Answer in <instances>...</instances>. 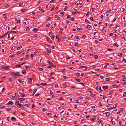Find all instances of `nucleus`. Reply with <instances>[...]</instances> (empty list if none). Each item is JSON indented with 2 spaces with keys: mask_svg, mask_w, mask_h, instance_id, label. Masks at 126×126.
Returning <instances> with one entry per match:
<instances>
[{
  "mask_svg": "<svg viewBox=\"0 0 126 126\" xmlns=\"http://www.w3.org/2000/svg\"><path fill=\"white\" fill-rule=\"evenodd\" d=\"M17 107L19 108H20L21 109H23L24 108V107L23 106V105L22 104H18L16 105Z\"/></svg>",
  "mask_w": 126,
  "mask_h": 126,
  "instance_id": "nucleus-1",
  "label": "nucleus"
},
{
  "mask_svg": "<svg viewBox=\"0 0 126 126\" xmlns=\"http://www.w3.org/2000/svg\"><path fill=\"white\" fill-rule=\"evenodd\" d=\"M28 81L30 83H31L32 82V79L31 78H29L28 79Z\"/></svg>",
  "mask_w": 126,
  "mask_h": 126,
  "instance_id": "nucleus-2",
  "label": "nucleus"
},
{
  "mask_svg": "<svg viewBox=\"0 0 126 126\" xmlns=\"http://www.w3.org/2000/svg\"><path fill=\"white\" fill-rule=\"evenodd\" d=\"M88 29L89 30H91L92 28V27L90 25H89L87 26Z\"/></svg>",
  "mask_w": 126,
  "mask_h": 126,
  "instance_id": "nucleus-3",
  "label": "nucleus"
},
{
  "mask_svg": "<svg viewBox=\"0 0 126 126\" xmlns=\"http://www.w3.org/2000/svg\"><path fill=\"white\" fill-rule=\"evenodd\" d=\"M13 102L12 101H9L8 103L7 104V105H12V104H13Z\"/></svg>",
  "mask_w": 126,
  "mask_h": 126,
  "instance_id": "nucleus-4",
  "label": "nucleus"
},
{
  "mask_svg": "<svg viewBox=\"0 0 126 126\" xmlns=\"http://www.w3.org/2000/svg\"><path fill=\"white\" fill-rule=\"evenodd\" d=\"M10 33H18V32L17 31H12Z\"/></svg>",
  "mask_w": 126,
  "mask_h": 126,
  "instance_id": "nucleus-5",
  "label": "nucleus"
},
{
  "mask_svg": "<svg viewBox=\"0 0 126 126\" xmlns=\"http://www.w3.org/2000/svg\"><path fill=\"white\" fill-rule=\"evenodd\" d=\"M11 72L13 74L15 75V76H17V77L19 76V75L18 74H16L15 73H14L13 72Z\"/></svg>",
  "mask_w": 126,
  "mask_h": 126,
  "instance_id": "nucleus-6",
  "label": "nucleus"
},
{
  "mask_svg": "<svg viewBox=\"0 0 126 126\" xmlns=\"http://www.w3.org/2000/svg\"><path fill=\"white\" fill-rule=\"evenodd\" d=\"M102 88L106 90V89H107L108 88V86H103L102 87Z\"/></svg>",
  "mask_w": 126,
  "mask_h": 126,
  "instance_id": "nucleus-7",
  "label": "nucleus"
},
{
  "mask_svg": "<svg viewBox=\"0 0 126 126\" xmlns=\"http://www.w3.org/2000/svg\"><path fill=\"white\" fill-rule=\"evenodd\" d=\"M38 29L36 28H34L32 30V31L34 32H36L37 31H38Z\"/></svg>",
  "mask_w": 126,
  "mask_h": 126,
  "instance_id": "nucleus-8",
  "label": "nucleus"
},
{
  "mask_svg": "<svg viewBox=\"0 0 126 126\" xmlns=\"http://www.w3.org/2000/svg\"><path fill=\"white\" fill-rule=\"evenodd\" d=\"M17 80L20 83H23L24 82V81H22L20 79H17Z\"/></svg>",
  "mask_w": 126,
  "mask_h": 126,
  "instance_id": "nucleus-9",
  "label": "nucleus"
},
{
  "mask_svg": "<svg viewBox=\"0 0 126 126\" xmlns=\"http://www.w3.org/2000/svg\"><path fill=\"white\" fill-rule=\"evenodd\" d=\"M11 120L13 121H15L16 120V118L14 117H12L11 118Z\"/></svg>",
  "mask_w": 126,
  "mask_h": 126,
  "instance_id": "nucleus-10",
  "label": "nucleus"
},
{
  "mask_svg": "<svg viewBox=\"0 0 126 126\" xmlns=\"http://www.w3.org/2000/svg\"><path fill=\"white\" fill-rule=\"evenodd\" d=\"M112 86L113 88H116L118 87L119 86V85L116 84H114Z\"/></svg>",
  "mask_w": 126,
  "mask_h": 126,
  "instance_id": "nucleus-11",
  "label": "nucleus"
},
{
  "mask_svg": "<svg viewBox=\"0 0 126 126\" xmlns=\"http://www.w3.org/2000/svg\"><path fill=\"white\" fill-rule=\"evenodd\" d=\"M47 62L50 65H51L52 63L50 62L48 60H47Z\"/></svg>",
  "mask_w": 126,
  "mask_h": 126,
  "instance_id": "nucleus-12",
  "label": "nucleus"
},
{
  "mask_svg": "<svg viewBox=\"0 0 126 126\" xmlns=\"http://www.w3.org/2000/svg\"><path fill=\"white\" fill-rule=\"evenodd\" d=\"M26 71L25 70H23L22 71V73L23 74H25L26 73Z\"/></svg>",
  "mask_w": 126,
  "mask_h": 126,
  "instance_id": "nucleus-13",
  "label": "nucleus"
},
{
  "mask_svg": "<svg viewBox=\"0 0 126 126\" xmlns=\"http://www.w3.org/2000/svg\"><path fill=\"white\" fill-rule=\"evenodd\" d=\"M10 68L11 67L10 66H7L4 67V68L5 69H8Z\"/></svg>",
  "mask_w": 126,
  "mask_h": 126,
  "instance_id": "nucleus-14",
  "label": "nucleus"
},
{
  "mask_svg": "<svg viewBox=\"0 0 126 126\" xmlns=\"http://www.w3.org/2000/svg\"><path fill=\"white\" fill-rule=\"evenodd\" d=\"M41 84L43 86H46L47 84L45 83H41Z\"/></svg>",
  "mask_w": 126,
  "mask_h": 126,
  "instance_id": "nucleus-15",
  "label": "nucleus"
},
{
  "mask_svg": "<svg viewBox=\"0 0 126 126\" xmlns=\"http://www.w3.org/2000/svg\"><path fill=\"white\" fill-rule=\"evenodd\" d=\"M47 51L49 53H50L51 52V51L50 49H47Z\"/></svg>",
  "mask_w": 126,
  "mask_h": 126,
  "instance_id": "nucleus-16",
  "label": "nucleus"
},
{
  "mask_svg": "<svg viewBox=\"0 0 126 126\" xmlns=\"http://www.w3.org/2000/svg\"><path fill=\"white\" fill-rule=\"evenodd\" d=\"M101 88L100 87L98 86H97L96 87V89L98 91L99 90H100L101 89Z\"/></svg>",
  "mask_w": 126,
  "mask_h": 126,
  "instance_id": "nucleus-17",
  "label": "nucleus"
},
{
  "mask_svg": "<svg viewBox=\"0 0 126 126\" xmlns=\"http://www.w3.org/2000/svg\"><path fill=\"white\" fill-rule=\"evenodd\" d=\"M80 75V73H76L75 74V75L76 76H77V77H78V76H79V75Z\"/></svg>",
  "mask_w": 126,
  "mask_h": 126,
  "instance_id": "nucleus-18",
  "label": "nucleus"
},
{
  "mask_svg": "<svg viewBox=\"0 0 126 126\" xmlns=\"http://www.w3.org/2000/svg\"><path fill=\"white\" fill-rule=\"evenodd\" d=\"M37 90V89H35L33 91L32 94V95L33 96L34 94H35V93L36 92Z\"/></svg>",
  "mask_w": 126,
  "mask_h": 126,
  "instance_id": "nucleus-19",
  "label": "nucleus"
},
{
  "mask_svg": "<svg viewBox=\"0 0 126 126\" xmlns=\"http://www.w3.org/2000/svg\"><path fill=\"white\" fill-rule=\"evenodd\" d=\"M114 46H116L117 47H119L118 45L117 44V43H114Z\"/></svg>",
  "mask_w": 126,
  "mask_h": 126,
  "instance_id": "nucleus-20",
  "label": "nucleus"
},
{
  "mask_svg": "<svg viewBox=\"0 0 126 126\" xmlns=\"http://www.w3.org/2000/svg\"><path fill=\"white\" fill-rule=\"evenodd\" d=\"M7 33H6L4 34V35H2L1 37H0V39L1 38L5 36Z\"/></svg>",
  "mask_w": 126,
  "mask_h": 126,
  "instance_id": "nucleus-21",
  "label": "nucleus"
},
{
  "mask_svg": "<svg viewBox=\"0 0 126 126\" xmlns=\"http://www.w3.org/2000/svg\"><path fill=\"white\" fill-rule=\"evenodd\" d=\"M19 104V101H16L15 103V104L16 105H17V104Z\"/></svg>",
  "mask_w": 126,
  "mask_h": 126,
  "instance_id": "nucleus-22",
  "label": "nucleus"
},
{
  "mask_svg": "<svg viewBox=\"0 0 126 126\" xmlns=\"http://www.w3.org/2000/svg\"><path fill=\"white\" fill-rule=\"evenodd\" d=\"M25 99L24 98H18V100L20 101H23Z\"/></svg>",
  "mask_w": 126,
  "mask_h": 126,
  "instance_id": "nucleus-23",
  "label": "nucleus"
},
{
  "mask_svg": "<svg viewBox=\"0 0 126 126\" xmlns=\"http://www.w3.org/2000/svg\"><path fill=\"white\" fill-rule=\"evenodd\" d=\"M75 80L77 82H79L80 81V80L79 79H76Z\"/></svg>",
  "mask_w": 126,
  "mask_h": 126,
  "instance_id": "nucleus-24",
  "label": "nucleus"
},
{
  "mask_svg": "<svg viewBox=\"0 0 126 126\" xmlns=\"http://www.w3.org/2000/svg\"><path fill=\"white\" fill-rule=\"evenodd\" d=\"M79 67L80 68H82L83 67H86L85 66H79Z\"/></svg>",
  "mask_w": 126,
  "mask_h": 126,
  "instance_id": "nucleus-25",
  "label": "nucleus"
},
{
  "mask_svg": "<svg viewBox=\"0 0 126 126\" xmlns=\"http://www.w3.org/2000/svg\"><path fill=\"white\" fill-rule=\"evenodd\" d=\"M25 11H26V10L25 9H22L21 10V12H25Z\"/></svg>",
  "mask_w": 126,
  "mask_h": 126,
  "instance_id": "nucleus-26",
  "label": "nucleus"
},
{
  "mask_svg": "<svg viewBox=\"0 0 126 126\" xmlns=\"http://www.w3.org/2000/svg\"><path fill=\"white\" fill-rule=\"evenodd\" d=\"M118 56L120 57H122V53H118Z\"/></svg>",
  "mask_w": 126,
  "mask_h": 126,
  "instance_id": "nucleus-27",
  "label": "nucleus"
},
{
  "mask_svg": "<svg viewBox=\"0 0 126 126\" xmlns=\"http://www.w3.org/2000/svg\"><path fill=\"white\" fill-rule=\"evenodd\" d=\"M33 54H31V58L32 59H33Z\"/></svg>",
  "mask_w": 126,
  "mask_h": 126,
  "instance_id": "nucleus-28",
  "label": "nucleus"
},
{
  "mask_svg": "<svg viewBox=\"0 0 126 126\" xmlns=\"http://www.w3.org/2000/svg\"><path fill=\"white\" fill-rule=\"evenodd\" d=\"M94 58L95 59H97L98 58V56L97 55H95L94 56Z\"/></svg>",
  "mask_w": 126,
  "mask_h": 126,
  "instance_id": "nucleus-29",
  "label": "nucleus"
},
{
  "mask_svg": "<svg viewBox=\"0 0 126 126\" xmlns=\"http://www.w3.org/2000/svg\"><path fill=\"white\" fill-rule=\"evenodd\" d=\"M9 5H9V4H6L4 5V6L6 8H8L9 7Z\"/></svg>",
  "mask_w": 126,
  "mask_h": 126,
  "instance_id": "nucleus-30",
  "label": "nucleus"
},
{
  "mask_svg": "<svg viewBox=\"0 0 126 126\" xmlns=\"http://www.w3.org/2000/svg\"><path fill=\"white\" fill-rule=\"evenodd\" d=\"M85 22L86 24H87L89 23V21L87 19H86L85 20Z\"/></svg>",
  "mask_w": 126,
  "mask_h": 126,
  "instance_id": "nucleus-31",
  "label": "nucleus"
},
{
  "mask_svg": "<svg viewBox=\"0 0 126 126\" xmlns=\"http://www.w3.org/2000/svg\"><path fill=\"white\" fill-rule=\"evenodd\" d=\"M108 116L110 115V112H107L105 113Z\"/></svg>",
  "mask_w": 126,
  "mask_h": 126,
  "instance_id": "nucleus-32",
  "label": "nucleus"
},
{
  "mask_svg": "<svg viewBox=\"0 0 126 126\" xmlns=\"http://www.w3.org/2000/svg\"><path fill=\"white\" fill-rule=\"evenodd\" d=\"M14 56V54H11V55L10 56H9V57H13Z\"/></svg>",
  "mask_w": 126,
  "mask_h": 126,
  "instance_id": "nucleus-33",
  "label": "nucleus"
},
{
  "mask_svg": "<svg viewBox=\"0 0 126 126\" xmlns=\"http://www.w3.org/2000/svg\"><path fill=\"white\" fill-rule=\"evenodd\" d=\"M5 107V106L4 105L1 106H0V108L1 109H3Z\"/></svg>",
  "mask_w": 126,
  "mask_h": 126,
  "instance_id": "nucleus-34",
  "label": "nucleus"
},
{
  "mask_svg": "<svg viewBox=\"0 0 126 126\" xmlns=\"http://www.w3.org/2000/svg\"><path fill=\"white\" fill-rule=\"evenodd\" d=\"M70 20L72 21H74V18L73 17H71L70 18Z\"/></svg>",
  "mask_w": 126,
  "mask_h": 126,
  "instance_id": "nucleus-35",
  "label": "nucleus"
},
{
  "mask_svg": "<svg viewBox=\"0 0 126 126\" xmlns=\"http://www.w3.org/2000/svg\"><path fill=\"white\" fill-rule=\"evenodd\" d=\"M25 67L26 68V69H27L28 68H30V66L27 65H25Z\"/></svg>",
  "mask_w": 126,
  "mask_h": 126,
  "instance_id": "nucleus-36",
  "label": "nucleus"
},
{
  "mask_svg": "<svg viewBox=\"0 0 126 126\" xmlns=\"http://www.w3.org/2000/svg\"><path fill=\"white\" fill-rule=\"evenodd\" d=\"M51 48H52L53 49H54L55 48V46L53 45H52V46Z\"/></svg>",
  "mask_w": 126,
  "mask_h": 126,
  "instance_id": "nucleus-37",
  "label": "nucleus"
},
{
  "mask_svg": "<svg viewBox=\"0 0 126 126\" xmlns=\"http://www.w3.org/2000/svg\"><path fill=\"white\" fill-rule=\"evenodd\" d=\"M55 36L54 35L52 36H51V38L52 40H53Z\"/></svg>",
  "mask_w": 126,
  "mask_h": 126,
  "instance_id": "nucleus-38",
  "label": "nucleus"
},
{
  "mask_svg": "<svg viewBox=\"0 0 126 126\" xmlns=\"http://www.w3.org/2000/svg\"><path fill=\"white\" fill-rule=\"evenodd\" d=\"M16 96V97H18L19 96V95L17 93H15Z\"/></svg>",
  "mask_w": 126,
  "mask_h": 126,
  "instance_id": "nucleus-39",
  "label": "nucleus"
},
{
  "mask_svg": "<svg viewBox=\"0 0 126 126\" xmlns=\"http://www.w3.org/2000/svg\"><path fill=\"white\" fill-rule=\"evenodd\" d=\"M22 48V46L19 47H17V50H19L21 48Z\"/></svg>",
  "mask_w": 126,
  "mask_h": 126,
  "instance_id": "nucleus-40",
  "label": "nucleus"
},
{
  "mask_svg": "<svg viewBox=\"0 0 126 126\" xmlns=\"http://www.w3.org/2000/svg\"><path fill=\"white\" fill-rule=\"evenodd\" d=\"M86 37V35H84L82 36V38L84 39H85Z\"/></svg>",
  "mask_w": 126,
  "mask_h": 126,
  "instance_id": "nucleus-41",
  "label": "nucleus"
},
{
  "mask_svg": "<svg viewBox=\"0 0 126 126\" xmlns=\"http://www.w3.org/2000/svg\"><path fill=\"white\" fill-rule=\"evenodd\" d=\"M110 78H107L105 80L106 81H108L110 80Z\"/></svg>",
  "mask_w": 126,
  "mask_h": 126,
  "instance_id": "nucleus-42",
  "label": "nucleus"
},
{
  "mask_svg": "<svg viewBox=\"0 0 126 126\" xmlns=\"http://www.w3.org/2000/svg\"><path fill=\"white\" fill-rule=\"evenodd\" d=\"M43 69L42 68H39V70L41 71L43 70Z\"/></svg>",
  "mask_w": 126,
  "mask_h": 126,
  "instance_id": "nucleus-43",
  "label": "nucleus"
},
{
  "mask_svg": "<svg viewBox=\"0 0 126 126\" xmlns=\"http://www.w3.org/2000/svg\"><path fill=\"white\" fill-rule=\"evenodd\" d=\"M42 1H43L42 0H39L37 2H38V4H39L40 2H42Z\"/></svg>",
  "mask_w": 126,
  "mask_h": 126,
  "instance_id": "nucleus-44",
  "label": "nucleus"
},
{
  "mask_svg": "<svg viewBox=\"0 0 126 126\" xmlns=\"http://www.w3.org/2000/svg\"><path fill=\"white\" fill-rule=\"evenodd\" d=\"M9 79L11 81H12L13 80V78H9Z\"/></svg>",
  "mask_w": 126,
  "mask_h": 126,
  "instance_id": "nucleus-45",
  "label": "nucleus"
},
{
  "mask_svg": "<svg viewBox=\"0 0 126 126\" xmlns=\"http://www.w3.org/2000/svg\"><path fill=\"white\" fill-rule=\"evenodd\" d=\"M116 17L114 18V19L112 20V22H114L116 20Z\"/></svg>",
  "mask_w": 126,
  "mask_h": 126,
  "instance_id": "nucleus-46",
  "label": "nucleus"
},
{
  "mask_svg": "<svg viewBox=\"0 0 126 126\" xmlns=\"http://www.w3.org/2000/svg\"><path fill=\"white\" fill-rule=\"evenodd\" d=\"M16 67H21V65L20 64H18L16 66Z\"/></svg>",
  "mask_w": 126,
  "mask_h": 126,
  "instance_id": "nucleus-47",
  "label": "nucleus"
},
{
  "mask_svg": "<svg viewBox=\"0 0 126 126\" xmlns=\"http://www.w3.org/2000/svg\"><path fill=\"white\" fill-rule=\"evenodd\" d=\"M94 118H92L91 119V121H94Z\"/></svg>",
  "mask_w": 126,
  "mask_h": 126,
  "instance_id": "nucleus-48",
  "label": "nucleus"
},
{
  "mask_svg": "<svg viewBox=\"0 0 126 126\" xmlns=\"http://www.w3.org/2000/svg\"><path fill=\"white\" fill-rule=\"evenodd\" d=\"M63 97H61L59 98V99L60 100H63Z\"/></svg>",
  "mask_w": 126,
  "mask_h": 126,
  "instance_id": "nucleus-49",
  "label": "nucleus"
},
{
  "mask_svg": "<svg viewBox=\"0 0 126 126\" xmlns=\"http://www.w3.org/2000/svg\"><path fill=\"white\" fill-rule=\"evenodd\" d=\"M79 84L82 85L83 86H85V85H84V84L83 83H79Z\"/></svg>",
  "mask_w": 126,
  "mask_h": 126,
  "instance_id": "nucleus-50",
  "label": "nucleus"
},
{
  "mask_svg": "<svg viewBox=\"0 0 126 126\" xmlns=\"http://www.w3.org/2000/svg\"><path fill=\"white\" fill-rule=\"evenodd\" d=\"M83 97L82 96H79V98L80 99H82Z\"/></svg>",
  "mask_w": 126,
  "mask_h": 126,
  "instance_id": "nucleus-51",
  "label": "nucleus"
},
{
  "mask_svg": "<svg viewBox=\"0 0 126 126\" xmlns=\"http://www.w3.org/2000/svg\"><path fill=\"white\" fill-rule=\"evenodd\" d=\"M98 104L100 105V106H102V103H101V102H99V103H98Z\"/></svg>",
  "mask_w": 126,
  "mask_h": 126,
  "instance_id": "nucleus-52",
  "label": "nucleus"
},
{
  "mask_svg": "<svg viewBox=\"0 0 126 126\" xmlns=\"http://www.w3.org/2000/svg\"><path fill=\"white\" fill-rule=\"evenodd\" d=\"M48 68H52V66L51 65L48 66Z\"/></svg>",
  "mask_w": 126,
  "mask_h": 126,
  "instance_id": "nucleus-53",
  "label": "nucleus"
},
{
  "mask_svg": "<svg viewBox=\"0 0 126 126\" xmlns=\"http://www.w3.org/2000/svg\"><path fill=\"white\" fill-rule=\"evenodd\" d=\"M77 13V12H73L72 13V14L73 15H74Z\"/></svg>",
  "mask_w": 126,
  "mask_h": 126,
  "instance_id": "nucleus-54",
  "label": "nucleus"
},
{
  "mask_svg": "<svg viewBox=\"0 0 126 126\" xmlns=\"http://www.w3.org/2000/svg\"><path fill=\"white\" fill-rule=\"evenodd\" d=\"M75 45H74V46H77V45H78V43L76 42H75Z\"/></svg>",
  "mask_w": 126,
  "mask_h": 126,
  "instance_id": "nucleus-55",
  "label": "nucleus"
},
{
  "mask_svg": "<svg viewBox=\"0 0 126 126\" xmlns=\"http://www.w3.org/2000/svg\"><path fill=\"white\" fill-rule=\"evenodd\" d=\"M56 38L57 39H58L59 38V36L58 35H56Z\"/></svg>",
  "mask_w": 126,
  "mask_h": 126,
  "instance_id": "nucleus-56",
  "label": "nucleus"
},
{
  "mask_svg": "<svg viewBox=\"0 0 126 126\" xmlns=\"http://www.w3.org/2000/svg\"><path fill=\"white\" fill-rule=\"evenodd\" d=\"M107 49L108 50L110 51H111L112 50V49L109 48L108 49Z\"/></svg>",
  "mask_w": 126,
  "mask_h": 126,
  "instance_id": "nucleus-57",
  "label": "nucleus"
},
{
  "mask_svg": "<svg viewBox=\"0 0 126 126\" xmlns=\"http://www.w3.org/2000/svg\"><path fill=\"white\" fill-rule=\"evenodd\" d=\"M55 7V6L53 7L51 9V11H52V10H54Z\"/></svg>",
  "mask_w": 126,
  "mask_h": 126,
  "instance_id": "nucleus-58",
  "label": "nucleus"
},
{
  "mask_svg": "<svg viewBox=\"0 0 126 126\" xmlns=\"http://www.w3.org/2000/svg\"><path fill=\"white\" fill-rule=\"evenodd\" d=\"M99 77H100V78L101 79H103V78H104L102 76H99Z\"/></svg>",
  "mask_w": 126,
  "mask_h": 126,
  "instance_id": "nucleus-59",
  "label": "nucleus"
},
{
  "mask_svg": "<svg viewBox=\"0 0 126 126\" xmlns=\"http://www.w3.org/2000/svg\"><path fill=\"white\" fill-rule=\"evenodd\" d=\"M13 77L14 79H16V76H15V75L13 76Z\"/></svg>",
  "mask_w": 126,
  "mask_h": 126,
  "instance_id": "nucleus-60",
  "label": "nucleus"
},
{
  "mask_svg": "<svg viewBox=\"0 0 126 126\" xmlns=\"http://www.w3.org/2000/svg\"><path fill=\"white\" fill-rule=\"evenodd\" d=\"M11 108H7V109H6V110H7V111H9V110H11Z\"/></svg>",
  "mask_w": 126,
  "mask_h": 126,
  "instance_id": "nucleus-61",
  "label": "nucleus"
},
{
  "mask_svg": "<svg viewBox=\"0 0 126 126\" xmlns=\"http://www.w3.org/2000/svg\"><path fill=\"white\" fill-rule=\"evenodd\" d=\"M67 8V6H66L63 9V10L64 11H65L66 10V9Z\"/></svg>",
  "mask_w": 126,
  "mask_h": 126,
  "instance_id": "nucleus-62",
  "label": "nucleus"
},
{
  "mask_svg": "<svg viewBox=\"0 0 126 126\" xmlns=\"http://www.w3.org/2000/svg\"><path fill=\"white\" fill-rule=\"evenodd\" d=\"M21 115L22 116H24V115H25V114L23 113H21Z\"/></svg>",
  "mask_w": 126,
  "mask_h": 126,
  "instance_id": "nucleus-63",
  "label": "nucleus"
},
{
  "mask_svg": "<svg viewBox=\"0 0 126 126\" xmlns=\"http://www.w3.org/2000/svg\"><path fill=\"white\" fill-rule=\"evenodd\" d=\"M23 5V4L22 3H20L19 4V6H21Z\"/></svg>",
  "mask_w": 126,
  "mask_h": 126,
  "instance_id": "nucleus-64",
  "label": "nucleus"
}]
</instances>
